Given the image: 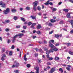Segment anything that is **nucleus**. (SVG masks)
Masks as SVG:
<instances>
[{
	"label": "nucleus",
	"mask_w": 73,
	"mask_h": 73,
	"mask_svg": "<svg viewBox=\"0 0 73 73\" xmlns=\"http://www.w3.org/2000/svg\"><path fill=\"white\" fill-rule=\"evenodd\" d=\"M19 64L15 61L14 62V64L12 66V68H18L19 66Z\"/></svg>",
	"instance_id": "obj_1"
},
{
	"label": "nucleus",
	"mask_w": 73,
	"mask_h": 73,
	"mask_svg": "<svg viewBox=\"0 0 73 73\" xmlns=\"http://www.w3.org/2000/svg\"><path fill=\"white\" fill-rule=\"evenodd\" d=\"M9 9L7 8L6 10L3 11V13L5 15H7V14H8V13H9Z\"/></svg>",
	"instance_id": "obj_2"
},
{
	"label": "nucleus",
	"mask_w": 73,
	"mask_h": 73,
	"mask_svg": "<svg viewBox=\"0 0 73 73\" xmlns=\"http://www.w3.org/2000/svg\"><path fill=\"white\" fill-rule=\"evenodd\" d=\"M34 69H36V73H39L40 72V71H39V67H34Z\"/></svg>",
	"instance_id": "obj_3"
},
{
	"label": "nucleus",
	"mask_w": 73,
	"mask_h": 73,
	"mask_svg": "<svg viewBox=\"0 0 73 73\" xmlns=\"http://www.w3.org/2000/svg\"><path fill=\"white\" fill-rule=\"evenodd\" d=\"M36 24H37V23H34L32 24L31 26V28H33V29H35V27L34 26L36 25Z\"/></svg>",
	"instance_id": "obj_4"
},
{
	"label": "nucleus",
	"mask_w": 73,
	"mask_h": 73,
	"mask_svg": "<svg viewBox=\"0 0 73 73\" xmlns=\"http://www.w3.org/2000/svg\"><path fill=\"white\" fill-rule=\"evenodd\" d=\"M49 46L51 48H54V46H54V45H53V44L50 43V42H49Z\"/></svg>",
	"instance_id": "obj_5"
},
{
	"label": "nucleus",
	"mask_w": 73,
	"mask_h": 73,
	"mask_svg": "<svg viewBox=\"0 0 73 73\" xmlns=\"http://www.w3.org/2000/svg\"><path fill=\"white\" fill-rule=\"evenodd\" d=\"M42 28V27H41V25L38 24V25H37L36 28L37 29H41Z\"/></svg>",
	"instance_id": "obj_6"
},
{
	"label": "nucleus",
	"mask_w": 73,
	"mask_h": 73,
	"mask_svg": "<svg viewBox=\"0 0 73 73\" xmlns=\"http://www.w3.org/2000/svg\"><path fill=\"white\" fill-rule=\"evenodd\" d=\"M18 36H19V38H21L23 36H24V34H19L18 35Z\"/></svg>",
	"instance_id": "obj_7"
},
{
	"label": "nucleus",
	"mask_w": 73,
	"mask_h": 73,
	"mask_svg": "<svg viewBox=\"0 0 73 73\" xmlns=\"http://www.w3.org/2000/svg\"><path fill=\"white\" fill-rule=\"evenodd\" d=\"M50 70H51L53 72H54V71L56 70V68L54 67L52 68Z\"/></svg>",
	"instance_id": "obj_8"
},
{
	"label": "nucleus",
	"mask_w": 73,
	"mask_h": 73,
	"mask_svg": "<svg viewBox=\"0 0 73 73\" xmlns=\"http://www.w3.org/2000/svg\"><path fill=\"white\" fill-rule=\"evenodd\" d=\"M54 48H53V50L55 51V52H57L58 50V49L55 46H54Z\"/></svg>",
	"instance_id": "obj_9"
},
{
	"label": "nucleus",
	"mask_w": 73,
	"mask_h": 73,
	"mask_svg": "<svg viewBox=\"0 0 73 73\" xmlns=\"http://www.w3.org/2000/svg\"><path fill=\"white\" fill-rule=\"evenodd\" d=\"M33 4H34V7H36V6L37 5V2L35 1L33 3Z\"/></svg>",
	"instance_id": "obj_10"
},
{
	"label": "nucleus",
	"mask_w": 73,
	"mask_h": 73,
	"mask_svg": "<svg viewBox=\"0 0 73 73\" xmlns=\"http://www.w3.org/2000/svg\"><path fill=\"white\" fill-rule=\"evenodd\" d=\"M70 14L69 13H68L66 15V17L67 18H71V17H70Z\"/></svg>",
	"instance_id": "obj_11"
},
{
	"label": "nucleus",
	"mask_w": 73,
	"mask_h": 73,
	"mask_svg": "<svg viewBox=\"0 0 73 73\" xmlns=\"http://www.w3.org/2000/svg\"><path fill=\"white\" fill-rule=\"evenodd\" d=\"M63 11H64L65 12H68V11H69V10L68 9H64L63 10Z\"/></svg>",
	"instance_id": "obj_12"
},
{
	"label": "nucleus",
	"mask_w": 73,
	"mask_h": 73,
	"mask_svg": "<svg viewBox=\"0 0 73 73\" xmlns=\"http://www.w3.org/2000/svg\"><path fill=\"white\" fill-rule=\"evenodd\" d=\"M37 61L38 63H41V60L40 59H39L37 60Z\"/></svg>",
	"instance_id": "obj_13"
},
{
	"label": "nucleus",
	"mask_w": 73,
	"mask_h": 73,
	"mask_svg": "<svg viewBox=\"0 0 73 73\" xmlns=\"http://www.w3.org/2000/svg\"><path fill=\"white\" fill-rule=\"evenodd\" d=\"M21 20H22V21H23V22H25V21L26 20H25V19H24V18L23 17H21Z\"/></svg>",
	"instance_id": "obj_14"
},
{
	"label": "nucleus",
	"mask_w": 73,
	"mask_h": 73,
	"mask_svg": "<svg viewBox=\"0 0 73 73\" xmlns=\"http://www.w3.org/2000/svg\"><path fill=\"white\" fill-rule=\"evenodd\" d=\"M37 9L38 11H41V7H40V6H38L37 7Z\"/></svg>",
	"instance_id": "obj_15"
},
{
	"label": "nucleus",
	"mask_w": 73,
	"mask_h": 73,
	"mask_svg": "<svg viewBox=\"0 0 73 73\" xmlns=\"http://www.w3.org/2000/svg\"><path fill=\"white\" fill-rule=\"evenodd\" d=\"M50 21L51 23H54L56 22V20H53V19H51L50 20Z\"/></svg>",
	"instance_id": "obj_16"
},
{
	"label": "nucleus",
	"mask_w": 73,
	"mask_h": 73,
	"mask_svg": "<svg viewBox=\"0 0 73 73\" xmlns=\"http://www.w3.org/2000/svg\"><path fill=\"white\" fill-rule=\"evenodd\" d=\"M11 11L13 13H15V12H16V10L15 9H12L11 10Z\"/></svg>",
	"instance_id": "obj_17"
},
{
	"label": "nucleus",
	"mask_w": 73,
	"mask_h": 73,
	"mask_svg": "<svg viewBox=\"0 0 73 73\" xmlns=\"http://www.w3.org/2000/svg\"><path fill=\"white\" fill-rule=\"evenodd\" d=\"M69 53L71 55H73V51H70L69 52Z\"/></svg>",
	"instance_id": "obj_18"
},
{
	"label": "nucleus",
	"mask_w": 73,
	"mask_h": 73,
	"mask_svg": "<svg viewBox=\"0 0 73 73\" xmlns=\"http://www.w3.org/2000/svg\"><path fill=\"white\" fill-rule=\"evenodd\" d=\"M27 24L28 26H30L31 25V24H32V22H29L27 23Z\"/></svg>",
	"instance_id": "obj_19"
},
{
	"label": "nucleus",
	"mask_w": 73,
	"mask_h": 73,
	"mask_svg": "<svg viewBox=\"0 0 73 73\" xmlns=\"http://www.w3.org/2000/svg\"><path fill=\"white\" fill-rule=\"evenodd\" d=\"M55 36L56 38H58L59 37V35H55Z\"/></svg>",
	"instance_id": "obj_20"
},
{
	"label": "nucleus",
	"mask_w": 73,
	"mask_h": 73,
	"mask_svg": "<svg viewBox=\"0 0 73 73\" xmlns=\"http://www.w3.org/2000/svg\"><path fill=\"white\" fill-rule=\"evenodd\" d=\"M6 6V5H5V4L4 3H3L2 5V7H3V8H5Z\"/></svg>",
	"instance_id": "obj_21"
},
{
	"label": "nucleus",
	"mask_w": 73,
	"mask_h": 73,
	"mask_svg": "<svg viewBox=\"0 0 73 73\" xmlns=\"http://www.w3.org/2000/svg\"><path fill=\"white\" fill-rule=\"evenodd\" d=\"M48 25L50 27H52V26H53V25L51 23H49Z\"/></svg>",
	"instance_id": "obj_22"
},
{
	"label": "nucleus",
	"mask_w": 73,
	"mask_h": 73,
	"mask_svg": "<svg viewBox=\"0 0 73 73\" xmlns=\"http://www.w3.org/2000/svg\"><path fill=\"white\" fill-rule=\"evenodd\" d=\"M13 19L15 20H17V17L16 16H14V17L13 18Z\"/></svg>",
	"instance_id": "obj_23"
},
{
	"label": "nucleus",
	"mask_w": 73,
	"mask_h": 73,
	"mask_svg": "<svg viewBox=\"0 0 73 73\" xmlns=\"http://www.w3.org/2000/svg\"><path fill=\"white\" fill-rule=\"evenodd\" d=\"M59 59L60 58H59V57H56L55 58V59L56 60H59Z\"/></svg>",
	"instance_id": "obj_24"
},
{
	"label": "nucleus",
	"mask_w": 73,
	"mask_h": 73,
	"mask_svg": "<svg viewBox=\"0 0 73 73\" xmlns=\"http://www.w3.org/2000/svg\"><path fill=\"white\" fill-rule=\"evenodd\" d=\"M49 52H50H50H51L52 53H53V49H51L49 51Z\"/></svg>",
	"instance_id": "obj_25"
},
{
	"label": "nucleus",
	"mask_w": 73,
	"mask_h": 73,
	"mask_svg": "<svg viewBox=\"0 0 73 73\" xmlns=\"http://www.w3.org/2000/svg\"><path fill=\"white\" fill-rule=\"evenodd\" d=\"M30 17H31L32 18V19L33 20H34V19H36V17H33V16H31Z\"/></svg>",
	"instance_id": "obj_26"
},
{
	"label": "nucleus",
	"mask_w": 73,
	"mask_h": 73,
	"mask_svg": "<svg viewBox=\"0 0 73 73\" xmlns=\"http://www.w3.org/2000/svg\"><path fill=\"white\" fill-rule=\"evenodd\" d=\"M36 33H37V34H41V32H40V31H37L36 32Z\"/></svg>",
	"instance_id": "obj_27"
},
{
	"label": "nucleus",
	"mask_w": 73,
	"mask_h": 73,
	"mask_svg": "<svg viewBox=\"0 0 73 73\" xmlns=\"http://www.w3.org/2000/svg\"><path fill=\"white\" fill-rule=\"evenodd\" d=\"M70 23H71V25H73V20H71L70 21Z\"/></svg>",
	"instance_id": "obj_28"
},
{
	"label": "nucleus",
	"mask_w": 73,
	"mask_h": 73,
	"mask_svg": "<svg viewBox=\"0 0 73 73\" xmlns=\"http://www.w3.org/2000/svg\"><path fill=\"white\" fill-rule=\"evenodd\" d=\"M17 36H18V35H15L14 36V37H13V38H14V39H15V38H16L17 37Z\"/></svg>",
	"instance_id": "obj_29"
},
{
	"label": "nucleus",
	"mask_w": 73,
	"mask_h": 73,
	"mask_svg": "<svg viewBox=\"0 0 73 73\" xmlns=\"http://www.w3.org/2000/svg\"><path fill=\"white\" fill-rule=\"evenodd\" d=\"M17 36H18V35H15L14 36V37H13V38H14V39H15V38H16L17 37Z\"/></svg>",
	"instance_id": "obj_30"
},
{
	"label": "nucleus",
	"mask_w": 73,
	"mask_h": 73,
	"mask_svg": "<svg viewBox=\"0 0 73 73\" xmlns=\"http://www.w3.org/2000/svg\"><path fill=\"white\" fill-rule=\"evenodd\" d=\"M59 71H60L61 73H62V72H63V70H62V68H61L59 69Z\"/></svg>",
	"instance_id": "obj_31"
},
{
	"label": "nucleus",
	"mask_w": 73,
	"mask_h": 73,
	"mask_svg": "<svg viewBox=\"0 0 73 73\" xmlns=\"http://www.w3.org/2000/svg\"><path fill=\"white\" fill-rule=\"evenodd\" d=\"M27 68H30L31 67V65L29 64H28L27 65Z\"/></svg>",
	"instance_id": "obj_32"
},
{
	"label": "nucleus",
	"mask_w": 73,
	"mask_h": 73,
	"mask_svg": "<svg viewBox=\"0 0 73 73\" xmlns=\"http://www.w3.org/2000/svg\"><path fill=\"white\" fill-rule=\"evenodd\" d=\"M5 31L6 32H9V29H5Z\"/></svg>",
	"instance_id": "obj_33"
},
{
	"label": "nucleus",
	"mask_w": 73,
	"mask_h": 73,
	"mask_svg": "<svg viewBox=\"0 0 73 73\" xmlns=\"http://www.w3.org/2000/svg\"><path fill=\"white\" fill-rule=\"evenodd\" d=\"M27 26H23V29H27Z\"/></svg>",
	"instance_id": "obj_34"
},
{
	"label": "nucleus",
	"mask_w": 73,
	"mask_h": 73,
	"mask_svg": "<svg viewBox=\"0 0 73 73\" xmlns=\"http://www.w3.org/2000/svg\"><path fill=\"white\" fill-rule=\"evenodd\" d=\"M19 70H14V72H15V73H18L19 72Z\"/></svg>",
	"instance_id": "obj_35"
},
{
	"label": "nucleus",
	"mask_w": 73,
	"mask_h": 73,
	"mask_svg": "<svg viewBox=\"0 0 73 73\" xmlns=\"http://www.w3.org/2000/svg\"><path fill=\"white\" fill-rule=\"evenodd\" d=\"M46 54H49L50 53V52H49V51H47L46 52Z\"/></svg>",
	"instance_id": "obj_36"
},
{
	"label": "nucleus",
	"mask_w": 73,
	"mask_h": 73,
	"mask_svg": "<svg viewBox=\"0 0 73 73\" xmlns=\"http://www.w3.org/2000/svg\"><path fill=\"white\" fill-rule=\"evenodd\" d=\"M9 56H12V51H10L9 53Z\"/></svg>",
	"instance_id": "obj_37"
},
{
	"label": "nucleus",
	"mask_w": 73,
	"mask_h": 73,
	"mask_svg": "<svg viewBox=\"0 0 73 73\" xmlns=\"http://www.w3.org/2000/svg\"><path fill=\"white\" fill-rule=\"evenodd\" d=\"M33 9L35 11H36V6H34L33 7Z\"/></svg>",
	"instance_id": "obj_38"
},
{
	"label": "nucleus",
	"mask_w": 73,
	"mask_h": 73,
	"mask_svg": "<svg viewBox=\"0 0 73 73\" xmlns=\"http://www.w3.org/2000/svg\"><path fill=\"white\" fill-rule=\"evenodd\" d=\"M67 45L68 46H70V43H68L67 44Z\"/></svg>",
	"instance_id": "obj_39"
},
{
	"label": "nucleus",
	"mask_w": 73,
	"mask_h": 73,
	"mask_svg": "<svg viewBox=\"0 0 73 73\" xmlns=\"http://www.w3.org/2000/svg\"><path fill=\"white\" fill-rule=\"evenodd\" d=\"M66 69H67V70H68V71H70V68H69V67H66Z\"/></svg>",
	"instance_id": "obj_40"
},
{
	"label": "nucleus",
	"mask_w": 73,
	"mask_h": 73,
	"mask_svg": "<svg viewBox=\"0 0 73 73\" xmlns=\"http://www.w3.org/2000/svg\"><path fill=\"white\" fill-rule=\"evenodd\" d=\"M2 52H5V49L4 48H3L2 50Z\"/></svg>",
	"instance_id": "obj_41"
},
{
	"label": "nucleus",
	"mask_w": 73,
	"mask_h": 73,
	"mask_svg": "<svg viewBox=\"0 0 73 73\" xmlns=\"http://www.w3.org/2000/svg\"><path fill=\"white\" fill-rule=\"evenodd\" d=\"M9 22H10L9 20H7L5 21V22L7 23H9Z\"/></svg>",
	"instance_id": "obj_42"
},
{
	"label": "nucleus",
	"mask_w": 73,
	"mask_h": 73,
	"mask_svg": "<svg viewBox=\"0 0 73 73\" xmlns=\"http://www.w3.org/2000/svg\"><path fill=\"white\" fill-rule=\"evenodd\" d=\"M63 23H64V21H60V24H63Z\"/></svg>",
	"instance_id": "obj_43"
},
{
	"label": "nucleus",
	"mask_w": 73,
	"mask_h": 73,
	"mask_svg": "<svg viewBox=\"0 0 73 73\" xmlns=\"http://www.w3.org/2000/svg\"><path fill=\"white\" fill-rule=\"evenodd\" d=\"M26 9H27V10H30V8L29 7H26Z\"/></svg>",
	"instance_id": "obj_44"
},
{
	"label": "nucleus",
	"mask_w": 73,
	"mask_h": 73,
	"mask_svg": "<svg viewBox=\"0 0 73 73\" xmlns=\"http://www.w3.org/2000/svg\"><path fill=\"white\" fill-rule=\"evenodd\" d=\"M60 45L59 44V43H56V44L55 45V46H58Z\"/></svg>",
	"instance_id": "obj_45"
},
{
	"label": "nucleus",
	"mask_w": 73,
	"mask_h": 73,
	"mask_svg": "<svg viewBox=\"0 0 73 73\" xmlns=\"http://www.w3.org/2000/svg\"><path fill=\"white\" fill-rule=\"evenodd\" d=\"M16 27L17 28H20V25L17 26H16Z\"/></svg>",
	"instance_id": "obj_46"
},
{
	"label": "nucleus",
	"mask_w": 73,
	"mask_h": 73,
	"mask_svg": "<svg viewBox=\"0 0 73 73\" xmlns=\"http://www.w3.org/2000/svg\"><path fill=\"white\" fill-rule=\"evenodd\" d=\"M11 48L12 49H14V48H15V46H14V45H12V46H11Z\"/></svg>",
	"instance_id": "obj_47"
},
{
	"label": "nucleus",
	"mask_w": 73,
	"mask_h": 73,
	"mask_svg": "<svg viewBox=\"0 0 73 73\" xmlns=\"http://www.w3.org/2000/svg\"><path fill=\"white\" fill-rule=\"evenodd\" d=\"M57 10V9L56 8H54L53 9L52 11H56Z\"/></svg>",
	"instance_id": "obj_48"
},
{
	"label": "nucleus",
	"mask_w": 73,
	"mask_h": 73,
	"mask_svg": "<svg viewBox=\"0 0 73 73\" xmlns=\"http://www.w3.org/2000/svg\"><path fill=\"white\" fill-rule=\"evenodd\" d=\"M49 42H50V43H51V42H52V43H53V42H54V40H50Z\"/></svg>",
	"instance_id": "obj_49"
},
{
	"label": "nucleus",
	"mask_w": 73,
	"mask_h": 73,
	"mask_svg": "<svg viewBox=\"0 0 73 73\" xmlns=\"http://www.w3.org/2000/svg\"><path fill=\"white\" fill-rule=\"evenodd\" d=\"M11 42V40L9 39L7 41V43L8 44H9Z\"/></svg>",
	"instance_id": "obj_50"
},
{
	"label": "nucleus",
	"mask_w": 73,
	"mask_h": 73,
	"mask_svg": "<svg viewBox=\"0 0 73 73\" xmlns=\"http://www.w3.org/2000/svg\"><path fill=\"white\" fill-rule=\"evenodd\" d=\"M38 50L40 52H42V50L41 49H39Z\"/></svg>",
	"instance_id": "obj_51"
},
{
	"label": "nucleus",
	"mask_w": 73,
	"mask_h": 73,
	"mask_svg": "<svg viewBox=\"0 0 73 73\" xmlns=\"http://www.w3.org/2000/svg\"><path fill=\"white\" fill-rule=\"evenodd\" d=\"M3 3V2L1 1L0 2V5H2Z\"/></svg>",
	"instance_id": "obj_52"
},
{
	"label": "nucleus",
	"mask_w": 73,
	"mask_h": 73,
	"mask_svg": "<svg viewBox=\"0 0 73 73\" xmlns=\"http://www.w3.org/2000/svg\"><path fill=\"white\" fill-rule=\"evenodd\" d=\"M48 4H50V5H53V3L52 2H50V3H48Z\"/></svg>",
	"instance_id": "obj_53"
},
{
	"label": "nucleus",
	"mask_w": 73,
	"mask_h": 73,
	"mask_svg": "<svg viewBox=\"0 0 73 73\" xmlns=\"http://www.w3.org/2000/svg\"><path fill=\"white\" fill-rule=\"evenodd\" d=\"M44 4L45 5H48V4H49V3L46 2V3H44Z\"/></svg>",
	"instance_id": "obj_54"
},
{
	"label": "nucleus",
	"mask_w": 73,
	"mask_h": 73,
	"mask_svg": "<svg viewBox=\"0 0 73 73\" xmlns=\"http://www.w3.org/2000/svg\"><path fill=\"white\" fill-rule=\"evenodd\" d=\"M28 24V22L27 21H26L24 23V24L26 25V24Z\"/></svg>",
	"instance_id": "obj_55"
},
{
	"label": "nucleus",
	"mask_w": 73,
	"mask_h": 73,
	"mask_svg": "<svg viewBox=\"0 0 73 73\" xmlns=\"http://www.w3.org/2000/svg\"><path fill=\"white\" fill-rule=\"evenodd\" d=\"M15 39L13 38V40H12L13 43H14L15 42Z\"/></svg>",
	"instance_id": "obj_56"
},
{
	"label": "nucleus",
	"mask_w": 73,
	"mask_h": 73,
	"mask_svg": "<svg viewBox=\"0 0 73 73\" xmlns=\"http://www.w3.org/2000/svg\"><path fill=\"white\" fill-rule=\"evenodd\" d=\"M69 1H70V2H71V3H73V0H69Z\"/></svg>",
	"instance_id": "obj_57"
},
{
	"label": "nucleus",
	"mask_w": 73,
	"mask_h": 73,
	"mask_svg": "<svg viewBox=\"0 0 73 73\" xmlns=\"http://www.w3.org/2000/svg\"><path fill=\"white\" fill-rule=\"evenodd\" d=\"M5 60V59L4 58H3V57H2V58H1V60L2 61H4Z\"/></svg>",
	"instance_id": "obj_58"
},
{
	"label": "nucleus",
	"mask_w": 73,
	"mask_h": 73,
	"mask_svg": "<svg viewBox=\"0 0 73 73\" xmlns=\"http://www.w3.org/2000/svg\"><path fill=\"white\" fill-rule=\"evenodd\" d=\"M47 64L48 65H51V63L50 62H48L47 63Z\"/></svg>",
	"instance_id": "obj_59"
},
{
	"label": "nucleus",
	"mask_w": 73,
	"mask_h": 73,
	"mask_svg": "<svg viewBox=\"0 0 73 73\" xmlns=\"http://www.w3.org/2000/svg\"><path fill=\"white\" fill-rule=\"evenodd\" d=\"M73 33V30H72V31H70V33H71V34H72V33Z\"/></svg>",
	"instance_id": "obj_60"
},
{
	"label": "nucleus",
	"mask_w": 73,
	"mask_h": 73,
	"mask_svg": "<svg viewBox=\"0 0 73 73\" xmlns=\"http://www.w3.org/2000/svg\"><path fill=\"white\" fill-rule=\"evenodd\" d=\"M24 60H25V61H27V58H24Z\"/></svg>",
	"instance_id": "obj_61"
},
{
	"label": "nucleus",
	"mask_w": 73,
	"mask_h": 73,
	"mask_svg": "<svg viewBox=\"0 0 73 73\" xmlns=\"http://www.w3.org/2000/svg\"><path fill=\"white\" fill-rule=\"evenodd\" d=\"M53 60V58L51 57L49 58V60Z\"/></svg>",
	"instance_id": "obj_62"
},
{
	"label": "nucleus",
	"mask_w": 73,
	"mask_h": 73,
	"mask_svg": "<svg viewBox=\"0 0 73 73\" xmlns=\"http://www.w3.org/2000/svg\"><path fill=\"white\" fill-rule=\"evenodd\" d=\"M53 33V31H51V32L49 33V35H50V34H52Z\"/></svg>",
	"instance_id": "obj_63"
},
{
	"label": "nucleus",
	"mask_w": 73,
	"mask_h": 73,
	"mask_svg": "<svg viewBox=\"0 0 73 73\" xmlns=\"http://www.w3.org/2000/svg\"><path fill=\"white\" fill-rule=\"evenodd\" d=\"M48 73H53V72H52V71L50 70V71H49Z\"/></svg>",
	"instance_id": "obj_64"
}]
</instances>
